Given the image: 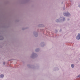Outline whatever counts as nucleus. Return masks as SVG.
<instances>
[{"label": "nucleus", "mask_w": 80, "mask_h": 80, "mask_svg": "<svg viewBox=\"0 0 80 80\" xmlns=\"http://www.w3.org/2000/svg\"><path fill=\"white\" fill-rule=\"evenodd\" d=\"M54 69H56V70H59V69L58 68H55Z\"/></svg>", "instance_id": "obj_11"}, {"label": "nucleus", "mask_w": 80, "mask_h": 80, "mask_svg": "<svg viewBox=\"0 0 80 80\" xmlns=\"http://www.w3.org/2000/svg\"><path fill=\"white\" fill-rule=\"evenodd\" d=\"M3 65H5V62H3Z\"/></svg>", "instance_id": "obj_17"}, {"label": "nucleus", "mask_w": 80, "mask_h": 80, "mask_svg": "<svg viewBox=\"0 0 80 80\" xmlns=\"http://www.w3.org/2000/svg\"><path fill=\"white\" fill-rule=\"evenodd\" d=\"M33 34L34 36H35V37H36L38 36V33H37V32H34Z\"/></svg>", "instance_id": "obj_5"}, {"label": "nucleus", "mask_w": 80, "mask_h": 80, "mask_svg": "<svg viewBox=\"0 0 80 80\" xmlns=\"http://www.w3.org/2000/svg\"><path fill=\"white\" fill-rule=\"evenodd\" d=\"M38 56V55H37V54L34 52H33L32 54L31 55V57L32 58H35L37 57Z\"/></svg>", "instance_id": "obj_3"}, {"label": "nucleus", "mask_w": 80, "mask_h": 80, "mask_svg": "<svg viewBox=\"0 0 80 80\" xmlns=\"http://www.w3.org/2000/svg\"><path fill=\"white\" fill-rule=\"evenodd\" d=\"M36 52H38V50H36Z\"/></svg>", "instance_id": "obj_22"}, {"label": "nucleus", "mask_w": 80, "mask_h": 80, "mask_svg": "<svg viewBox=\"0 0 80 80\" xmlns=\"http://www.w3.org/2000/svg\"><path fill=\"white\" fill-rule=\"evenodd\" d=\"M41 47H44L45 45V44L44 43V42H42L41 43Z\"/></svg>", "instance_id": "obj_7"}, {"label": "nucleus", "mask_w": 80, "mask_h": 80, "mask_svg": "<svg viewBox=\"0 0 80 80\" xmlns=\"http://www.w3.org/2000/svg\"><path fill=\"white\" fill-rule=\"evenodd\" d=\"M36 50H40V49L38 48L36 49Z\"/></svg>", "instance_id": "obj_14"}, {"label": "nucleus", "mask_w": 80, "mask_h": 80, "mask_svg": "<svg viewBox=\"0 0 80 80\" xmlns=\"http://www.w3.org/2000/svg\"><path fill=\"white\" fill-rule=\"evenodd\" d=\"M4 77V75L3 74H2L0 75V78H3Z\"/></svg>", "instance_id": "obj_8"}, {"label": "nucleus", "mask_w": 80, "mask_h": 80, "mask_svg": "<svg viewBox=\"0 0 80 80\" xmlns=\"http://www.w3.org/2000/svg\"><path fill=\"white\" fill-rule=\"evenodd\" d=\"M3 37L2 35H1V34H0V40H3Z\"/></svg>", "instance_id": "obj_6"}, {"label": "nucleus", "mask_w": 80, "mask_h": 80, "mask_svg": "<svg viewBox=\"0 0 80 80\" xmlns=\"http://www.w3.org/2000/svg\"><path fill=\"white\" fill-rule=\"evenodd\" d=\"M70 1L71 2H72V1H73V0H70Z\"/></svg>", "instance_id": "obj_19"}, {"label": "nucleus", "mask_w": 80, "mask_h": 80, "mask_svg": "<svg viewBox=\"0 0 80 80\" xmlns=\"http://www.w3.org/2000/svg\"><path fill=\"white\" fill-rule=\"evenodd\" d=\"M63 10H65V7L64 8H63Z\"/></svg>", "instance_id": "obj_23"}, {"label": "nucleus", "mask_w": 80, "mask_h": 80, "mask_svg": "<svg viewBox=\"0 0 80 80\" xmlns=\"http://www.w3.org/2000/svg\"><path fill=\"white\" fill-rule=\"evenodd\" d=\"M62 29H61L60 30V31H59V32H62Z\"/></svg>", "instance_id": "obj_18"}, {"label": "nucleus", "mask_w": 80, "mask_h": 80, "mask_svg": "<svg viewBox=\"0 0 80 80\" xmlns=\"http://www.w3.org/2000/svg\"><path fill=\"white\" fill-rule=\"evenodd\" d=\"M78 7L80 8V3H79V4L78 5Z\"/></svg>", "instance_id": "obj_13"}, {"label": "nucleus", "mask_w": 80, "mask_h": 80, "mask_svg": "<svg viewBox=\"0 0 80 80\" xmlns=\"http://www.w3.org/2000/svg\"><path fill=\"white\" fill-rule=\"evenodd\" d=\"M38 27H42L43 26V25H42V24H40L39 25H38Z\"/></svg>", "instance_id": "obj_12"}, {"label": "nucleus", "mask_w": 80, "mask_h": 80, "mask_svg": "<svg viewBox=\"0 0 80 80\" xmlns=\"http://www.w3.org/2000/svg\"><path fill=\"white\" fill-rule=\"evenodd\" d=\"M80 77V74L78 75V76H77V78H78V77Z\"/></svg>", "instance_id": "obj_15"}, {"label": "nucleus", "mask_w": 80, "mask_h": 80, "mask_svg": "<svg viewBox=\"0 0 80 80\" xmlns=\"http://www.w3.org/2000/svg\"><path fill=\"white\" fill-rule=\"evenodd\" d=\"M71 66L72 68H74V67H75V65H74L73 64H71Z\"/></svg>", "instance_id": "obj_10"}, {"label": "nucleus", "mask_w": 80, "mask_h": 80, "mask_svg": "<svg viewBox=\"0 0 80 80\" xmlns=\"http://www.w3.org/2000/svg\"><path fill=\"white\" fill-rule=\"evenodd\" d=\"M58 32V30H56L55 33H56V32L57 33V32Z\"/></svg>", "instance_id": "obj_16"}, {"label": "nucleus", "mask_w": 80, "mask_h": 80, "mask_svg": "<svg viewBox=\"0 0 80 80\" xmlns=\"http://www.w3.org/2000/svg\"><path fill=\"white\" fill-rule=\"evenodd\" d=\"M22 30H25V28H22Z\"/></svg>", "instance_id": "obj_20"}, {"label": "nucleus", "mask_w": 80, "mask_h": 80, "mask_svg": "<svg viewBox=\"0 0 80 80\" xmlns=\"http://www.w3.org/2000/svg\"><path fill=\"white\" fill-rule=\"evenodd\" d=\"M77 40H80V33H79L76 37Z\"/></svg>", "instance_id": "obj_4"}, {"label": "nucleus", "mask_w": 80, "mask_h": 80, "mask_svg": "<svg viewBox=\"0 0 80 80\" xmlns=\"http://www.w3.org/2000/svg\"><path fill=\"white\" fill-rule=\"evenodd\" d=\"M63 15L65 17H71V14L68 12H64Z\"/></svg>", "instance_id": "obj_2"}, {"label": "nucleus", "mask_w": 80, "mask_h": 80, "mask_svg": "<svg viewBox=\"0 0 80 80\" xmlns=\"http://www.w3.org/2000/svg\"><path fill=\"white\" fill-rule=\"evenodd\" d=\"M28 68H32V67H33V66H32L30 64H28Z\"/></svg>", "instance_id": "obj_9"}, {"label": "nucleus", "mask_w": 80, "mask_h": 80, "mask_svg": "<svg viewBox=\"0 0 80 80\" xmlns=\"http://www.w3.org/2000/svg\"><path fill=\"white\" fill-rule=\"evenodd\" d=\"M66 20L65 18L64 17H60L59 19H58L56 20V22H64Z\"/></svg>", "instance_id": "obj_1"}, {"label": "nucleus", "mask_w": 80, "mask_h": 80, "mask_svg": "<svg viewBox=\"0 0 80 80\" xmlns=\"http://www.w3.org/2000/svg\"><path fill=\"white\" fill-rule=\"evenodd\" d=\"M68 21H69V20H70V19H68Z\"/></svg>", "instance_id": "obj_21"}]
</instances>
